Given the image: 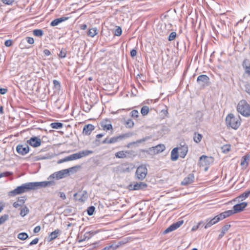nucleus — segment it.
Wrapping results in <instances>:
<instances>
[{"label": "nucleus", "mask_w": 250, "mask_h": 250, "mask_svg": "<svg viewBox=\"0 0 250 250\" xmlns=\"http://www.w3.org/2000/svg\"><path fill=\"white\" fill-rule=\"evenodd\" d=\"M135 156V152L133 150L119 151L115 154V157L119 159L131 158Z\"/></svg>", "instance_id": "nucleus-6"}, {"label": "nucleus", "mask_w": 250, "mask_h": 250, "mask_svg": "<svg viewBox=\"0 0 250 250\" xmlns=\"http://www.w3.org/2000/svg\"><path fill=\"white\" fill-rule=\"evenodd\" d=\"M176 37V33L175 32H171L168 37V40L169 41H172L174 40Z\"/></svg>", "instance_id": "nucleus-49"}, {"label": "nucleus", "mask_w": 250, "mask_h": 250, "mask_svg": "<svg viewBox=\"0 0 250 250\" xmlns=\"http://www.w3.org/2000/svg\"><path fill=\"white\" fill-rule=\"evenodd\" d=\"M43 53L45 56H49L51 54L50 51L47 49L43 50Z\"/></svg>", "instance_id": "nucleus-62"}, {"label": "nucleus", "mask_w": 250, "mask_h": 250, "mask_svg": "<svg viewBox=\"0 0 250 250\" xmlns=\"http://www.w3.org/2000/svg\"><path fill=\"white\" fill-rule=\"evenodd\" d=\"M17 152L22 155H24L28 153L29 151V147L27 145L17 146Z\"/></svg>", "instance_id": "nucleus-14"}, {"label": "nucleus", "mask_w": 250, "mask_h": 250, "mask_svg": "<svg viewBox=\"0 0 250 250\" xmlns=\"http://www.w3.org/2000/svg\"><path fill=\"white\" fill-rule=\"evenodd\" d=\"M12 174H13L12 172H9V171L3 172L1 173H0V178L2 177H5V176H7L12 175Z\"/></svg>", "instance_id": "nucleus-52"}, {"label": "nucleus", "mask_w": 250, "mask_h": 250, "mask_svg": "<svg viewBox=\"0 0 250 250\" xmlns=\"http://www.w3.org/2000/svg\"><path fill=\"white\" fill-rule=\"evenodd\" d=\"M134 135L133 132H128L118 136H115L111 138L109 140V144H114L123 139L130 137Z\"/></svg>", "instance_id": "nucleus-10"}, {"label": "nucleus", "mask_w": 250, "mask_h": 250, "mask_svg": "<svg viewBox=\"0 0 250 250\" xmlns=\"http://www.w3.org/2000/svg\"><path fill=\"white\" fill-rule=\"evenodd\" d=\"M68 156H69V159L70 161L77 160V159H80L82 158V155L80 154V151L78 153L73 154Z\"/></svg>", "instance_id": "nucleus-32"}, {"label": "nucleus", "mask_w": 250, "mask_h": 250, "mask_svg": "<svg viewBox=\"0 0 250 250\" xmlns=\"http://www.w3.org/2000/svg\"><path fill=\"white\" fill-rule=\"evenodd\" d=\"M50 126L54 129H60L62 127L63 124L60 122H54L50 124Z\"/></svg>", "instance_id": "nucleus-33"}, {"label": "nucleus", "mask_w": 250, "mask_h": 250, "mask_svg": "<svg viewBox=\"0 0 250 250\" xmlns=\"http://www.w3.org/2000/svg\"><path fill=\"white\" fill-rule=\"evenodd\" d=\"M202 138V135L198 133H195L193 137V140L196 143H199Z\"/></svg>", "instance_id": "nucleus-35"}, {"label": "nucleus", "mask_w": 250, "mask_h": 250, "mask_svg": "<svg viewBox=\"0 0 250 250\" xmlns=\"http://www.w3.org/2000/svg\"><path fill=\"white\" fill-rule=\"evenodd\" d=\"M242 66L245 69V73L250 75V63L248 59H245L242 62Z\"/></svg>", "instance_id": "nucleus-21"}, {"label": "nucleus", "mask_w": 250, "mask_h": 250, "mask_svg": "<svg viewBox=\"0 0 250 250\" xmlns=\"http://www.w3.org/2000/svg\"><path fill=\"white\" fill-rule=\"evenodd\" d=\"M122 33V28L119 26H117V28L114 31V35H115V36H120L121 35Z\"/></svg>", "instance_id": "nucleus-47"}, {"label": "nucleus", "mask_w": 250, "mask_h": 250, "mask_svg": "<svg viewBox=\"0 0 250 250\" xmlns=\"http://www.w3.org/2000/svg\"><path fill=\"white\" fill-rule=\"evenodd\" d=\"M137 55V50L136 49H133L130 51V56L132 58H134Z\"/></svg>", "instance_id": "nucleus-57"}, {"label": "nucleus", "mask_w": 250, "mask_h": 250, "mask_svg": "<svg viewBox=\"0 0 250 250\" xmlns=\"http://www.w3.org/2000/svg\"><path fill=\"white\" fill-rule=\"evenodd\" d=\"M9 218L8 214H4L0 217V225L3 224Z\"/></svg>", "instance_id": "nucleus-43"}, {"label": "nucleus", "mask_w": 250, "mask_h": 250, "mask_svg": "<svg viewBox=\"0 0 250 250\" xmlns=\"http://www.w3.org/2000/svg\"><path fill=\"white\" fill-rule=\"evenodd\" d=\"M250 160V156L249 154L244 156L241 159V166L247 167L249 165V162Z\"/></svg>", "instance_id": "nucleus-24"}, {"label": "nucleus", "mask_w": 250, "mask_h": 250, "mask_svg": "<svg viewBox=\"0 0 250 250\" xmlns=\"http://www.w3.org/2000/svg\"><path fill=\"white\" fill-rule=\"evenodd\" d=\"M197 83L201 88H204L209 85V78L206 75H201L198 77Z\"/></svg>", "instance_id": "nucleus-7"}, {"label": "nucleus", "mask_w": 250, "mask_h": 250, "mask_svg": "<svg viewBox=\"0 0 250 250\" xmlns=\"http://www.w3.org/2000/svg\"><path fill=\"white\" fill-rule=\"evenodd\" d=\"M41 230V227L40 226H38L36 227L34 229V233H38Z\"/></svg>", "instance_id": "nucleus-61"}, {"label": "nucleus", "mask_w": 250, "mask_h": 250, "mask_svg": "<svg viewBox=\"0 0 250 250\" xmlns=\"http://www.w3.org/2000/svg\"><path fill=\"white\" fill-rule=\"evenodd\" d=\"M86 106H84L83 107V110L85 112H88L90 109H91L92 106L91 105H89L87 102H86Z\"/></svg>", "instance_id": "nucleus-50"}, {"label": "nucleus", "mask_w": 250, "mask_h": 250, "mask_svg": "<svg viewBox=\"0 0 250 250\" xmlns=\"http://www.w3.org/2000/svg\"><path fill=\"white\" fill-rule=\"evenodd\" d=\"M59 233V230L56 229L55 231L50 233L49 236L47 237V240L48 242H50L54 239H56Z\"/></svg>", "instance_id": "nucleus-26"}, {"label": "nucleus", "mask_w": 250, "mask_h": 250, "mask_svg": "<svg viewBox=\"0 0 250 250\" xmlns=\"http://www.w3.org/2000/svg\"><path fill=\"white\" fill-rule=\"evenodd\" d=\"M166 148L165 145H158L155 147H153L154 152L156 153H159L163 152Z\"/></svg>", "instance_id": "nucleus-30"}, {"label": "nucleus", "mask_w": 250, "mask_h": 250, "mask_svg": "<svg viewBox=\"0 0 250 250\" xmlns=\"http://www.w3.org/2000/svg\"><path fill=\"white\" fill-rule=\"evenodd\" d=\"M29 212V210L27 207L24 206L23 208H21V212L20 215L22 217L25 216L26 215H27Z\"/></svg>", "instance_id": "nucleus-34"}, {"label": "nucleus", "mask_w": 250, "mask_h": 250, "mask_svg": "<svg viewBox=\"0 0 250 250\" xmlns=\"http://www.w3.org/2000/svg\"><path fill=\"white\" fill-rule=\"evenodd\" d=\"M53 83L54 84V86L56 89H57L58 90L60 89L61 86L60 82L56 80H54L53 81Z\"/></svg>", "instance_id": "nucleus-48"}, {"label": "nucleus", "mask_w": 250, "mask_h": 250, "mask_svg": "<svg viewBox=\"0 0 250 250\" xmlns=\"http://www.w3.org/2000/svg\"><path fill=\"white\" fill-rule=\"evenodd\" d=\"M178 147L174 148L171 152V160L172 161H176L179 157Z\"/></svg>", "instance_id": "nucleus-25"}, {"label": "nucleus", "mask_w": 250, "mask_h": 250, "mask_svg": "<svg viewBox=\"0 0 250 250\" xmlns=\"http://www.w3.org/2000/svg\"><path fill=\"white\" fill-rule=\"evenodd\" d=\"M125 124L126 127H129V128H131L134 125V122L131 119H128L125 122Z\"/></svg>", "instance_id": "nucleus-46"}, {"label": "nucleus", "mask_w": 250, "mask_h": 250, "mask_svg": "<svg viewBox=\"0 0 250 250\" xmlns=\"http://www.w3.org/2000/svg\"><path fill=\"white\" fill-rule=\"evenodd\" d=\"M67 161H70V160L69 159V156H67L62 159H61L60 160L58 161V164H61V163H63V162H67Z\"/></svg>", "instance_id": "nucleus-53"}, {"label": "nucleus", "mask_w": 250, "mask_h": 250, "mask_svg": "<svg viewBox=\"0 0 250 250\" xmlns=\"http://www.w3.org/2000/svg\"><path fill=\"white\" fill-rule=\"evenodd\" d=\"M39 242V238H36L34 239L33 240H32L29 244V246H32L33 245L37 244Z\"/></svg>", "instance_id": "nucleus-58"}, {"label": "nucleus", "mask_w": 250, "mask_h": 250, "mask_svg": "<svg viewBox=\"0 0 250 250\" xmlns=\"http://www.w3.org/2000/svg\"><path fill=\"white\" fill-rule=\"evenodd\" d=\"M73 167H71L69 169H65L57 172H55L48 177V180H49V181H53L52 180L53 179H56L58 180L64 178L69 174L71 169Z\"/></svg>", "instance_id": "nucleus-4"}, {"label": "nucleus", "mask_w": 250, "mask_h": 250, "mask_svg": "<svg viewBox=\"0 0 250 250\" xmlns=\"http://www.w3.org/2000/svg\"><path fill=\"white\" fill-rule=\"evenodd\" d=\"M94 144L95 145V146H99L101 144H102V142L101 143L99 140L96 139L94 141Z\"/></svg>", "instance_id": "nucleus-63"}, {"label": "nucleus", "mask_w": 250, "mask_h": 250, "mask_svg": "<svg viewBox=\"0 0 250 250\" xmlns=\"http://www.w3.org/2000/svg\"><path fill=\"white\" fill-rule=\"evenodd\" d=\"M7 92V89L4 88H0V94H4Z\"/></svg>", "instance_id": "nucleus-60"}, {"label": "nucleus", "mask_w": 250, "mask_h": 250, "mask_svg": "<svg viewBox=\"0 0 250 250\" xmlns=\"http://www.w3.org/2000/svg\"><path fill=\"white\" fill-rule=\"evenodd\" d=\"M180 153V156L184 158L185 156L187 155V153L188 152V146L187 145H184L183 146H181L180 147H178Z\"/></svg>", "instance_id": "nucleus-18"}, {"label": "nucleus", "mask_w": 250, "mask_h": 250, "mask_svg": "<svg viewBox=\"0 0 250 250\" xmlns=\"http://www.w3.org/2000/svg\"><path fill=\"white\" fill-rule=\"evenodd\" d=\"M95 127L91 124H88L84 126L83 128V134L89 135L90 134L91 132L94 129Z\"/></svg>", "instance_id": "nucleus-19"}, {"label": "nucleus", "mask_w": 250, "mask_h": 250, "mask_svg": "<svg viewBox=\"0 0 250 250\" xmlns=\"http://www.w3.org/2000/svg\"><path fill=\"white\" fill-rule=\"evenodd\" d=\"M130 114L131 117L137 118L138 117L139 112L137 110H133L131 112Z\"/></svg>", "instance_id": "nucleus-51"}, {"label": "nucleus", "mask_w": 250, "mask_h": 250, "mask_svg": "<svg viewBox=\"0 0 250 250\" xmlns=\"http://www.w3.org/2000/svg\"><path fill=\"white\" fill-rule=\"evenodd\" d=\"M109 139L108 138H105L104 140H103L102 142V144H109Z\"/></svg>", "instance_id": "nucleus-64"}, {"label": "nucleus", "mask_w": 250, "mask_h": 250, "mask_svg": "<svg viewBox=\"0 0 250 250\" xmlns=\"http://www.w3.org/2000/svg\"><path fill=\"white\" fill-rule=\"evenodd\" d=\"M147 138L146 137V138H143V139H141L140 140H138L136 142H131V143L128 144L126 146H127V147L129 148L132 145H134L135 144L141 143L142 142L146 141V140H147Z\"/></svg>", "instance_id": "nucleus-36"}, {"label": "nucleus", "mask_w": 250, "mask_h": 250, "mask_svg": "<svg viewBox=\"0 0 250 250\" xmlns=\"http://www.w3.org/2000/svg\"><path fill=\"white\" fill-rule=\"evenodd\" d=\"M27 143L34 147H37L41 146V140L38 137H32L27 140Z\"/></svg>", "instance_id": "nucleus-13"}, {"label": "nucleus", "mask_w": 250, "mask_h": 250, "mask_svg": "<svg viewBox=\"0 0 250 250\" xmlns=\"http://www.w3.org/2000/svg\"><path fill=\"white\" fill-rule=\"evenodd\" d=\"M4 45L7 47H10L12 45V41L11 40H6L4 42Z\"/></svg>", "instance_id": "nucleus-54"}, {"label": "nucleus", "mask_w": 250, "mask_h": 250, "mask_svg": "<svg viewBox=\"0 0 250 250\" xmlns=\"http://www.w3.org/2000/svg\"><path fill=\"white\" fill-rule=\"evenodd\" d=\"M100 124L104 130L107 131L110 129L113 130L112 125L110 124V121L108 120L103 121L101 122Z\"/></svg>", "instance_id": "nucleus-16"}, {"label": "nucleus", "mask_w": 250, "mask_h": 250, "mask_svg": "<svg viewBox=\"0 0 250 250\" xmlns=\"http://www.w3.org/2000/svg\"><path fill=\"white\" fill-rule=\"evenodd\" d=\"M237 112L245 117H250V105L245 100L240 101L237 105Z\"/></svg>", "instance_id": "nucleus-2"}, {"label": "nucleus", "mask_w": 250, "mask_h": 250, "mask_svg": "<svg viewBox=\"0 0 250 250\" xmlns=\"http://www.w3.org/2000/svg\"><path fill=\"white\" fill-rule=\"evenodd\" d=\"M97 34L98 30L96 27L90 29L87 32V35L91 37H94Z\"/></svg>", "instance_id": "nucleus-31"}, {"label": "nucleus", "mask_w": 250, "mask_h": 250, "mask_svg": "<svg viewBox=\"0 0 250 250\" xmlns=\"http://www.w3.org/2000/svg\"><path fill=\"white\" fill-rule=\"evenodd\" d=\"M66 53H67L66 49L65 48H62L61 50L60 53L58 55H59V57L61 58H64L66 57Z\"/></svg>", "instance_id": "nucleus-42"}, {"label": "nucleus", "mask_w": 250, "mask_h": 250, "mask_svg": "<svg viewBox=\"0 0 250 250\" xmlns=\"http://www.w3.org/2000/svg\"><path fill=\"white\" fill-rule=\"evenodd\" d=\"M222 213L223 214V216H224L225 218H226V217H229L230 215L234 214L232 210H229L225 211Z\"/></svg>", "instance_id": "nucleus-44"}, {"label": "nucleus", "mask_w": 250, "mask_h": 250, "mask_svg": "<svg viewBox=\"0 0 250 250\" xmlns=\"http://www.w3.org/2000/svg\"><path fill=\"white\" fill-rule=\"evenodd\" d=\"M184 223V221L183 220H179L175 223L171 224L169 227H168L164 231V234L168 233L171 231H172L178 228H179Z\"/></svg>", "instance_id": "nucleus-12"}, {"label": "nucleus", "mask_w": 250, "mask_h": 250, "mask_svg": "<svg viewBox=\"0 0 250 250\" xmlns=\"http://www.w3.org/2000/svg\"><path fill=\"white\" fill-rule=\"evenodd\" d=\"M74 199L78 200L80 202H85L88 198V193L86 190H80L75 193L74 195Z\"/></svg>", "instance_id": "nucleus-8"}, {"label": "nucleus", "mask_w": 250, "mask_h": 250, "mask_svg": "<svg viewBox=\"0 0 250 250\" xmlns=\"http://www.w3.org/2000/svg\"><path fill=\"white\" fill-rule=\"evenodd\" d=\"M248 206L247 202H242L239 204L235 205L233 207V212L234 213H238L242 211L244 208Z\"/></svg>", "instance_id": "nucleus-15"}, {"label": "nucleus", "mask_w": 250, "mask_h": 250, "mask_svg": "<svg viewBox=\"0 0 250 250\" xmlns=\"http://www.w3.org/2000/svg\"><path fill=\"white\" fill-rule=\"evenodd\" d=\"M3 3L7 5H12L14 2V0H2Z\"/></svg>", "instance_id": "nucleus-55"}, {"label": "nucleus", "mask_w": 250, "mask_h": 250, "mask_svg": "<svg viewBox=\"0 0 250 250\" xmlns=\"http://www.w3.org/2000/svg\"><path fill=\"white\" fill-rule=\"evenodd\" d=\"M33 34L35 36L41 37L43 35V32L42 29H35L33 31Z\"/></svg>", "instance_id": "nucleus-37"}, {"label": "nucleus", "mask_w": 250, "mask_h": 250, "mask_svg": "<svg viewBox=\"0 0 250 250\" xmlns=\"http://www.w3.org/2000/svg\"><path fill=\"white\" fill-rule=\"evenodd\" d=\"M206 224L205 225L204 228L205 229H208L210 228L212 225L216 224L218 222V220H217V218L215 216L214 218L212 219H207L206 220Z\"/></svg>", "instance_id": "nucleus-20"}, {"label": "nucleus", "mask_w": 250, "mask_h": 250, "mask_svg": "<svg viewBox=\"0 0 250 250\" xmlns=\"http://www.w3.org/2000/svg\"><path fill=\"white\" fill-rule=\"evenodd\" d=\"M18 238L20 240H24L28 238V235L26 232H21L18 234Z\"/></svg>", "instance_id": "nucleus-39"}, {"label": "nucleus", "mask_w": 250, "mask_h": 250, "mask_svg": "<svg viewBox=\"0 0 250 250\" xmlns=\"http://www.w3.org/2000/svg\"><path fill=\"white\" fill-rule=\"evenodd\" d=\"M231 146L230 145H225L222 146L221 149L223 153H227L230 150Z\"/></svg>", "instance_id": "nucleus-38"}, {"label": "nucleus", "mask_w": 250, "mask_h": 250, "mask_svg": "<svg viewBox=\"0 0 250 250\" xmlns=\"http://www.w3.org/2000/svg\"><path fill=\"white\" fill-rule=\"evenodd\" d=\"M230 227V225H226L222 228L221 233L218 236L219 239L222 238L224 236L226 232L229 230Z\"/></svg>", "instance_id": "nucleus-29"}, {"label": "nucleus", "mask_w": 250, "mask_h": 250, "mask_svg": "<svg viewBox=\"0 0 250 250\" xmlns=\"http://www.w3.org/2000/svg\"><path fill=\"white\" fill-rule=\"evenodd\" d=\"M55 185L54 181H43L29 182L22 184L18 187L15 189L8 192V196H15L16 195L20 194L32 189H37L41 188H45L48 186H51Z\"/></svg>", "instance_id": "nucleus-1"}, {"label": "nucleus", "mask_w": 250, "mask_h": 250, "mask_svg": "<svg viewBox=\"0 0 250 250\" xmlns=\"http://www.w3.org/2000/svg\"><path fill=\"white\" fill-rule=\"evenodd\" d=\"M26 200V198L25 196L23 197H19L18 198V201L15 202L13 204V206L15 208H18L19 207H21Z\"/></svg>", "instance_id": "nucleus-22"}, {"label": "nucleus", "mask_w": 250, "mask_h": 250, "mask_svg": "<svg viewBox=\"0 0 250 250\" xmlns=\"http://www.w3.org/2000/svg\"><path fill=\"white\" fill-rule=\"evenodd\" d=\"M216 217L217 218V220H218V222L225 219V217L223 216L222 213H221L219 214L216 215Z\"/></svg>", "instance_id": "nucleus-56"}, {"label": "nucleus", "mask_w": 250, "mask_h": 250, "mask_svg": "<svg viewBox=\"0 0 250 250\" xmlns=\"http://www.w3.org/2000/svg\"><path fill=\"white\" fill-rule=\"evenodd\" d=\"M147 187V185L146 183L144 182H139V183H131L128 186V189L129 190H140L144 189L146 188Z\"/></svg>", "instance_id": "nucleus-11"}, {"label": "nucleus", "mask_w": 250, "mask_h": 250, "mask_svg": "<svg viewBox=\"0 0 250 250\" xmlns=\"http://www.w3.org/2000/svg\"><path fill=\"white\" fill-rule=\"evenodd\" d=\"M249 196H250V189L246 191L245 192L241 194L240 195L238 196L236 198V199L238 201H242L244 199L248 198Z\"/></svg>", "instance_id": "nucleus-27"}, {"label": "nucleus", "mask_w": 250, "mask_h": 250, "mask_svg": "<svg viewBox=\"0 0 250 250\" xmlns=\"http://www.w3.org/2000/svg\"><path fill=\"white\" fill-rule=\"evenodd\" d=\"M26 40L29 44H33L34 42V40L32 37H26Z\"/></svg>", "instance_id": "nucleus-59"}, {"label": "nucleus", "mask_w": 250, "mask_h": 250, "mask_svg": "<svg viewBox=\"0 0 250 250\" xmlns=\"http://www.w3.org/2000/svg\"><path fill=\"white\" fill-rule=\"evenodd\" d=\"M95 209V208L94 206H90L89 208H88L87 209V214L89 216L92 215L94 212Z\"/></svg>", "instance_id": "nucleus-45"}, {"label": "nucleus", "mask_w": 250, "mask_h": 250, "mask_svg": "<svg viewBox=\"0 0 250 250\" xmlns=\"http://www.w3.org/2000/svg\"><path fill=\"white\" fill-rule=\"evenodd\" d=\"M213 158L212 157H208L206 155H202L200 157L198 165L199 167H205L209 165L212 163Z\"/></svg>", "instance_id": "nucleus-9"}, {"label": "nucleus", "mask_w": 250, "mask_h": 250, "mask_svg": "<svg viewBox=\"0 0 250 250\" xmlns=\"http://www.w3.org/2000/svg\"><path fill=\"white\" fill-rule=\"evenodd\" d=\"M96 234V232L94 231H88L85 233L83 235V238L79 240V242H82L86 240L89 239L93 235Z\"/></svg>", "instance_id": "nucleus-28"}, {"label": "nucleus", "mask_w": 250, "mask_h": 250, "mask_svg": "<svg viewBox=\"0 0 250 250\" xmlns=\"http://www.w3.org/2000/svg\"><path fill=\"white\" fill-rule=\"evenodd\" d=\"M80 152L82 155V158L83 157L86 156L91 154H92L93 153V151L92 150H84L80 151Z\"/></svg>", "instance_id": "nucleus-40"}, {"label": "nucleus", "mask_w": 250, "mask_h": 250, "mask_svg": "<svg viewBox=\"0 0 250 250\" xmlns=\"http://www.w3.org/2000/svg\"><path fill=\"white\" fill-rule=\"evenodd\" d=\"M147 173V169L144 165L138 167L135 172V178L136 179L142 181L144 180Z\"/></svg>", "instance_id": "nucleus-5"}, {"label": "nucleus", "mask_w": 250, "mask_h": 250, "mask_svg": "<svg viewBox=\"0 0 250 250\" xmlns=\"http://www.w3.org/2000/svg\"><path fill=\"white\" fill-rule=\"evenodd\" d=\"M149 112V107L147 106H143L141 110V113L143 116L146 115Z\"/></svg>", "instance_id": "nucleus-41"}, {"label": "nucleus", "mask_w": 250, "mask_h": 250, "mask_svg": "<svg viewBox=\"0 0 250 250\" xmlns=\"http://www.w3.org/2000/svg\"><path fill=\"white\" fill-rule=\"evenodd\" d=\"M241 118L240 116L235 117L232 113L229 114L226 118V123L227 126L236 130L241 125Z\"/></svg>", "instance_id": "nucleus-3"}, {"label": "nucleus", "mask_w": 250, "mask_h": 250, "mask_svg": "<svg viewBox=\"0 0 250 250\" xmlns=\"http://www.w3.org/2000/svg\"><path fill=\"white\" fill-rule=\"evenodd\" d=\"M194 179V176L193 174H189L187 177H185L181 182L182 185H188L192 183Z\"/></svg>", "instance_id": "nucleus-17"}, {"label": "nucleus", "mask_w": 250, "mask_h": 250, "mask_svg": "<svg viewBox=\"0 0 250 250\" xmlns=\"http://www.w3.org/2000/svg\"><path fill=\"white\" fill-rule=\"evenodd\" d=\"M69 19V17H62L56 19L52 21L50 23V25L52 26H55L58 25L59 23L62 21H65Z\"/></svg>", "instance_id": "nucleus-23"}]
</instances>
